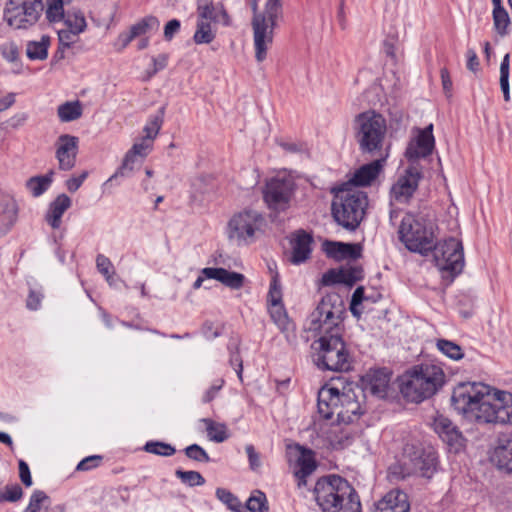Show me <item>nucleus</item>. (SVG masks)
<instances>
[{"instance_id": "obj_40", "label": "nucleus", "mask_w": 512, "mask_h": 512, "mask_svg": "<svg viewBox=\"0 0 512 512\" xmlns=\"http://www.w3.org/2000/svg\"><path fill=\"white\" fill-rule=\"evenodd\" d=\"M509 67H510V56L506 54L500 64V88L503 92V97L506 102L510 100V88H509Z\"/></svg>"}, {"instance_id": "obj_44", "label": "nucleus", "mask_w": 512, "mask_h": 512, "mask_svg": "<svg viewBox=\"0 0 512 512\" xmlns=\"http://www.w3.org/2000/svg\"><path fill=\"white\" fill-rule=\"evenodd\" d=\"M246 508L250 512H268L266 496L261 491H255L246 502Z\"/></svg>"}, {"instance_id": "obj_13", "label": "nucleus", "mask_w": 512, "mask_h": 512, "mask_svg": "<svg viewBox=\"0 0 512 512\" xmlns=\"http://www.w3.org/2000/svg\"><path fill=\"white\" fill-rule=\"evenodd\" d=\"M344 307L338 294L325 295L310 315V330L322 333L335 331L339 327Z\"/></svg>"}, {"instance_id": "obj_36", "label": "nucleus", "mask_w": 512, "mask_h": 512, "mask_svg": "<svg viewBox=\"0 0 512 512\" xmlns=\"http://www.w3.org/2000/svg\"><path fill=\"white\" fill-rule=\"evenodd\" d=\"M144 160H140L137 156L133 155L130 151L125 154L121 166L117 169L114 175L111 177H128L131 173L138 168Z\"/></svg>"}, {"instance_id": "obj_20", "label": "nucleus", "mask_w": 512, "mask_h": 512, "mask_svg": "<svg viewBox=\"0 0 512 512\" xmlns=\"http://www.w3.org/2000/svg\"><path fill=\"white\" fill-rule=\"evenodd\" d=\"M434 430L449 446L450 450L459 452L465 446V438L453 422L440 415L434 420Z\"/></svg>"}, {"instance_id": "obj_26", "label": "nucleus", "mask_w": 512, "mask_h": 512, "mask_svg": "<svg viewBox=\"0 0 512 512\" xmlns=\"http://www.w3.org/2000/svg\"><path fill=\"white\" fill-rule=\"evenodd\" d=\"M365 391L378 398H384L387 395V389L390 382V374L384 369L371 371L364 378Z\"/></svg>"}, {"instance_id": "obj_25", "label": "nucleus", "mask_w": 512, "mask_h": 512, "mask_svg": "<svg viewBox=\"0 0 512 512\" xmlns=\"http://www.w3.org/2000/svg\"><path fill=\"white\" fill-rule=\"evenodd\" d=\"M490 461L499 469L512 473V437H501L490 455Z\"/></svg>"}, {"instance_id": "obj_33", "label": "nucleus", "mask_w": 512, "mask_h": 512, "mask_svg": "<svg viewBox=\"0 0 512 512\" xmlns=\"http://www.w3.org/2000/svg\"><path fill=\"white\" fill-rule=\"evenodd\" d=\"M54 171L50 170L46 175L34 176L27 180L26 187L34 197L41 196L53 181Z\"/></svg>"}, {"instance_id": "obj_2", "label": "nucleus", "mask_w": 512, "mask_h": 512, "mask_svg": "<svg viewBox=\"0 0 512 512\" xmlns=\"http://www.w3.org/2000/svg\"><path fill=\"white\" fill-rule=\"evenodd\" d=\"M314 497L322 512H361L356 490L338 475L319 479L314 487Z\"/></svg>"}, {"instance_id": "obj_46", "label": "nucleus", "mask_w": 512, "mask_h": 512, "mask_svg": "<svg viewBox=\"0 0 512 512\" xmlns=\"http://www.w3.org/2000/svg\"><path fill=\"white\" fill-rule=\"evenodd\" d=\"M175 475L183 483H185L191 487L201 486L205 483V479L197 471H183V470L178 469V470H176Z\"/></svg>"}, {"instance_id": "obj_58", "label": "nucleus", "mask_w": 512, "mask_h": 512, "mask_svg": "<svg viewBox=\"0 0 512 512\" xmlns=\"http://www.w3.org/2000/svg\"><path fill=\"white\" fill-rule=\"evenodd\" d=\"M96 265L98 271L106 277L107 281H109L112 277L110 270L113 268L109 258L105 257L104 255H98L96 259Z\"/></svg>"}, {"instance_id": "obj_8", "label": "nucleus", "mask_w": 512, "mask_h": 512, "mask_svg": "<svg viewBox=\"0 0 512 512\" xmlns=\"http://www.w3.org/2000/svg\"><path fill=\"white\" fill-rule=\"evenodd\" d=\"M319 415L326 420L337 416L339 423L349 424L362 414L361 405L353 393H340L336 388H321L318 392Z\"/></svg>"}, {"instance_id": "obj_16", "label": "nucleus", "mask_w": 512, "mask_h": 512, "mask_svg": "<svg viewBox=\"0 0 512 512\" xmlns=\"http://www.w3.org/2000/svg\"><path fill=\"white\" fill-rule=\"evenodd\" d=\"M432 251L436 266L440 270L449 272L452 278L461 273L464 267L461 241L451 237L438 244L434 243Z\"/></svg>"}, {"instance_id": "obj_22", "label": "nucleus", "mask_w": 512, "mask_h": 512, "mask_svg": "<svg viewBox=\"0 0 512 512\" xmlns=\"http://www.w3.org/2000/svg\"><path fill=\"white\" fill-rule=\"evenodd\" d=\"M312 236L304 230H298L292 234L290 244L292 248L290 261L295 265L304 263L310 258Z\"/></svg>"}, {"instance_id": "obj_5", "label": "nucleus", "mask_w": 512, "mask_h": 512, "mask_svg": "<svg viewBox=\"0 0 512 512\" xmlns=\"http://www.w3.org/2000/svg\"><path fill=\"white\" fill-rule=\"evenodd\" d=\"M367 205L366 193L341 185L332 200V216L343 228L353 231L363 220Z\"/></svg>"}, {"instance_id": "obj_27", "label": "nucleus", "mask_w": 512, "mask_h": 512, "mask_svg": "<svg viewBox=\"0 0 512 512\" xmlns=\"http://www.w3.org/2000/svg\"><path fill=\"white\" fill-rule=\"evenodd\" d=\"M18 205L10 196L0 199V237L6 235L17 222Z\"/></svg>"}, {"instance_id": "obj_51", "label": "nucleus", "mask_w": 512, "mask_h": 512, "mask_svg": "<svg viewBox=\"0 0 512 512\" xmlns=\"http://www.w3.org/2000/svg\"><path fill=\"white\" fill-rule=\"evenodd\" d=\"M157 24V20L154 17L145 18L139 21L138 23L132 25L130 27V34L135 39L138 36H141L147 32V30L153 25Z\"/></svg>"}, {"instance_id": "obj_48", "label": "nucleus", "mask_w": 512, "mask_h": 512, "mask_svg": "<svg viewBox=\"0 0 512 512\" xmlns=\"http://www.w3.org/2000/svg\"><path fill=\"white\" fill-rule=\"evenodd\" d=\"M161 125L162 120L159 117L151 119L143 128L144 136L142 138L145 139L146 142L154 143L161 129Z\"/></svg>"}, {"instance_id": "obj_45", "label": "nucleus", "mask_w": 512, "mask_h": 512, "mask_svg": "<svg viewBox=\"0 0 512 512\" xmlns=\"http://www.w3.org/2000/svg\"><path fill=\"white\" fill-rule=\"evenodd\" d=\"M143 449L147 453L160 456H172L176 452V449L172 445L160 441H149L145 444Z\"/></svg>"}, {"instance_id": "obj_39", "label": "nucleus", "mask_w": 512, "mask_h": 512, "mask_svg": "<svg viewBox=\"0 0 512 512\" xmlns=\"http://www.w3.org/2000/svg\"><path fill=\"white\" fill-rule=\"evenodd\" d=\"M72 0H47L46 17L50 22H56L64 18L65 4H69Z\"/></svg>"}, {"instance_id": "obj_19", "label": "nucleus", "mask_w": 512, "mask_h": 512, "mask_svg": "<svg viewBox=\"0 0 512 512\" xmlns=\"http://www.w3.org/2000/svg\"><path fill=\"white\" fill-rule=\"evenodd\" d=\"M78 143L79 139L76 136L62 134L58 137L55 156L60 170L69 171L75 166Z\"/></svg>"}, {"instance_id": "obj_43", "label": "nucleus", "mask_w": 512, "mask_h": 512, "mask_svg": "<svg viewBox=\"0 0 512 512\" xmlns=\"http://www.w3.org/2000/svg\"><path fill=\"white\" fill-rule=\"evenodd\" d=\"M216 496L217 498L223 502L227 507L234 512H242L243 507L239 499L232 494L230 491L224 489V488H217L216 489Z\"/></svg>"}, {"instance_id": "obj_14", "label": "nucleus", "mask_w": 512, "mask_h": 512, "mask_svg": "<svg viewBox=\"0 0 512 512\" xmlns=\"http://www.w3.org/2000/svg\"><path fill=\"white\" fill-rule=\"evenodd\" d=\"M296 184L290 176L277 175L269 179L263 189V199L269 210L287 211L294 199Z\"/></svg>"}, {"instance_id": "obj_61", "label": "nucleus", "mask_w": 512, "mask_h": 512, "mask_svg": "<svg viewBox=\"0 0 512 512\" xmlns=\"http://www.w3.org/2000/svg\"><path fill=\"white\" fill-rule=\"evenodd\" d=\"M87 176L88 172L84 171L77 177H71L66 181L67 189L70 192H76L80 188L84 180L87 178Z\"/></svg>"}, {"instance_id": "obj_42", "label": "nucleus", "mask_w": 512, "mask_h": 512, "mask_svg": "<svg viewBox=\"0 0 512 512\" xmlns=\"http://www.w3.org/2000/svg\"><path fill=\"white\" fill-rule=\"evenodd\" d=\"M493 23L496 32L505 36L508 33V26L510 24V17L505 8L493 10Z\"/></svg>"}, {"instance_id": "obj_55", "label": "nucleus", "mask_w": 512, "mask_h": 512, "mask_svg": "<svg viewBox=\"0 0 512 512\" xmlns=\"http://www.w3.org/2000/svg\"><path fill=\"white\" fill-rule=\"evenodd\" d=\"M364 299V288L362 286L357 287L352 295L350 302V311L354 316H360L361 311L358 309V307L362 304Z\"/></svg>"}, {"instance_id": "obj_17", "label": "nucleus", "mask_w": 512, "mask_h": 512, "mask_svg": "<svg viewBox=\"0 0 512 512\" xmlns=\"http://www.w3.org/2000/svg\"><path fill=\"white\" fill-rule=\"evenodd\" d=\"M416 131V137L410 140L405 151L406 158L411 162L431 155L435 147L433 124H429L424 129H417Z\"/></svg>"}, {"instance_id": "obj_34", "label": "nucleus", "mask_w": 512, "mask_h": 512, "mask_svg": "<svg viewBox=\"0 0 512 512\" xmlns=\"http://www.w3.org/2000/svg\"><path fill=\"white\" fill-rule=\"evenodd\" d=\"M58 117L62 122H71L82 116L83 109L80 101H71L61 104L57 109Z\"/></svg>"}, {"instance_id": "obj_9", "label": "nucleus", "mask_w": 512, "mask_h": 512, "mask_svg": "<svg viewBox=\"0 0 512 512\" xmlns=\"http://www.w3.org/2000/svg\"><path fill=\"white\" fill-rule=\"evenodd\" d=\"M267 0L263 11H258L257 0L251 3L253 17L251 26L253 31V44L255 50V59L258 63L263 62L267 58V52L273 44L274 30L278 27L279 21L283 19L282 0H279V10L277 12L270 11Z\"/></svg>"}, {"instance_id": "obj_59", "label": "nucleus", "mask_w": 512, "mask_h": 512, "mask_svg": "<svg viewBox=\"0 0 512 512\" xmlns=\"http://www.w3.org/2000/svg\"><path fill=\"white\" fill-rule=\"evenodd\" d=\"M245 450H246V453H247V456H248L250 468L253 471H255L258 468H260V466H261L260 455H259L258 452H256L254 446L251 445V444L246 445Z\"/></svg>"}, {"instance_id": "obj_12", "label": "nucleus", "mask_w": 512, "mask_h": 512, "mask_svg": "<svg viewBox=\"0 0 512 512\" xmlns=\"http://www.w3.org/2000/svg\"><path fill=\"white\" fill-rule=\"evenodd\" d=\"M44 9L42 0H8L3 17L14 29H29L41 17Z\"/></svg>"}, {"instance_id": "obj_53", "label": "nucleus", "mask_w": 512, "mask_h": 512, "mask_svg": "<svg viewBox=\"0 0 512 512\" xmlns=\"http://www.w3.org/2000/svg\"><path fill=\"white\" fill-rule=\"evenodd\" d=\"M79 34L68 28L61 29L58 31L59 44L63 48H69L77 41Z\"/></svg>"}, {"instance_id": "obj_49", "label": "nucleus", "mask_w": 512, "mask_h": 512, "mask_svg": "<svg viewBox=\"0 0 512 512\" xmlns=\"http://www.w3.org/2000/svg\"><path fill=\"white\" fill-rule=\"evenodd\" d=\"M152 149L153 143L146 142L145 139L141 138L139 141H136L128 151L140 158V160H144Z\"/></svg>"}, {"instance_id": "obj_60", "label": "nucleus", "mask_w": 512, "mask_h": 512, "mask_svg": "<svg viewBox=\"0 0 512 512\" xmlns=\"http://www.w3.org/2000/svg\"><path fill=\"white\" fill-rule=\"evenodd\" d=\"M43 295L35 290H30L26 306L30 310H37L40 307Z\"/></svg>"}, {"instance_id": "obj_28", "label": "nucleus", "mask_w": 512, "mask_h": 512, "mask_svg": "<svg viewBox=\"0 0 512 512\" xmlns=\"http://www.w3.org/2000/svg\"><path fill=\"white\" fill-rule=\"evenodd\" d=\"M323 247L326 255L335 260H355L361 256V248L357 244L326 241Z\"/></svg>"}, {"instance_id": "obj_11", "label": "nucleus", "mask_w": 512, "mask_h": 512, "mask_svg": "<svg viewBox=\"0 0 512 512\" xmlns=\"http://www.w3.org/2000/svg\"><path fill=\"white\" fill-rule=\"evenodd\" d=\"M399 238L411 252L427 255L434 247V234L423 218L406 214L399 227Z\"/></svg>"}, {"instance_id": "obj_38", "label": "nucleus", "mask_w": 512, "mask_h": 512, "mask_svg": "<svg viewBox=\"0 0 512 512\" xmlns=\"http://www.w3.org/2000/svg\"><path fill=\"white\" fill-rule=\"evenodd\" d=\"M436 346L440 352L452 360H460L464 357L462 348L450 340L439 339L436 342Z\"/></svg>"}, {"instance_id": "obj_4", "label": "nucleus", "mask_w": 512, "mask_h": 512, "mask_svg": "<svg viewBox=\"0 0 512 512\" xmlns=\"http://www.w3.org/2000/svg\"><path fill=\"white\" fill-rule=\"evenodd\" d=\"M340 330L336 328L335 331L325 332L312 343L313 362L319 369L336 372L350 369V355Z\"/></svg>"}, {"instance_id": "obj_35", "label": "nucleus", "mask_w": 512, "mask_h": 512, "mask_svg": "<svg viewBox=\"0 0 512 512\" xmlns=\"http://www.w3.org/2000/svg\"><path fill=\"white\" fill-rule=\"evenodd\" d=\"M202 422L206 426L207 436L211 441L221 443L229 437L225 424L215 422L210 418H204Z\"/></svg>"}, {"instance_id": "obj_1", "label": "nucleus", "mask_w": 512, "mask_h": 512, "mask_svg": "<svg viewBox=\"0 0 512 512\" xmlns=\"http://www.w3.org/2000/svg\"><path fill=\"white\" fill-rule=\"evenodd\" d=\"M454 409L477 424L512 423V394L482 382L459 383L452 392Z\"/></svg>"}, {"instance_id": "obj_23", "label": "nucleus", "mask_w": 512, "mask_h": 512, "mask_svg": "<svg viewBox=\"0 0 512 512\" xmlns=\"http://www.w3.org/2000/svg\"><path fill=\"white\" fill-rule=\"evenodd\" d=\"M201 274H203L207 279L219 281L224 286L232 290H239L245 284V276L243 274L229 271L224 268L207 267L202 269Z\"/></svg>"}, {"instance_id": "obj_37", "label": "nucleus", "mask_w": 512, "mask_h": 512, "mask_svg": "<svg viewBox=\"0 0 512 512\" xmlns=\"http://www.w3.org/2000/svg\"><path fill=\"white\" fill-rule=\"evenodd\" d=\"M62 20H64L66 28L74 30L76 33H82L87 26L85 17L80 11H68Z\"/></svg>"}, {"instance_id": "obj_15", "label": "nucleus", "mask_w": 512, "mask_h": 512, "mask_svg": "<svg viewBox=\"0 0 512 512\" xmlns=\"http://www.w3.org/2000/svg\"><path fill=\"white\" fill-rule=\"evenodd\" d=\"M262 214L255 210H244L235 214L228 222V237L237 245H246L254 241L255 235L264 225Z\"/></svg>"}, {"instance_id": "obj_24", "label": "nucleus", "mask_w": 512, "mask_h": 512, "mask_svg": "<svg viewBox=\"0 0 512 512\" xmlns=\"http://www.w3.org/2000/svg\"><path fill=\"white\" fill-rule=\"evenodd\" d=\"M408 496L400 490L389 491L376 505L375 512H409Z\"/></svg>"}, {"instance_id": "obj_3", "label": "nucleus", "mask_w": 512, "mask_h": 512, "mask_svg": "<svg viewBox=\"0 0 512 512\" xmlns=\"http://www.w3.org/2000/svg\"><path fill=\"white\" fill-rule=\"evenodd\" d=\"M444 373L436 365H417L400 378V391L408 401L419 403L436 393L444 383Z\"/></svg>"}, {"instance_id": "obj_64", "label": "nucleus", "mask_w": 512, "mask_h": 512, "mask_svg": "<svg viewBox=\"0 0 512 512\" xmlns=\"http://www.w3.org/2000/svg\"><path fill=\"white\" fill-rule=\"evenodd\" d=\"M180 29V21L177 19L170 20L164 28V37L166 40L170 41L173 36L179 31Z\"/></svg>"}, {"instance_id": "obj_21", "label": "nucleus", "mask_w": 512, "mask_h": 512, "mask_svg": "<svg viewBox=\"0 0 512 512\" xmlns=\"http://www.w3.org/2000/svg\"><path fill=\"white\" fill-rule=\"evenodd\" d=\"M387 157L388 153H385L381 156H378V158L374 161L361 166L358 170L355 171L353 177L348 182L343 183L342 186L351 188L352 186L363 187L370 185L383 169Z\"/></svg>"}, {"instance_id": "obj_30", "label": "nucleus", "mask_w": 512, "mask_h": 512, "mask_svg": "<svg viewBox=\"0 0 512 512\" xmlns=\"http://www.w3.org/2000/svg\"><path fill=\"white\" fill-rule=\"evenodd\" d=\"M270 316L280 331L285 335L287 341L295 338V325L290 320L282 303L270 305Z\"/></svg>"}, {"instance_id": "obj_32", "label": "nucleus", "mask_w": 512, "mask_h": 512, "mask_svg": "<svg viewBox=\"0 0 512 512\" xmlns=\"http://www.w3.org/2000/svg\"><path fill=\"white\" fill-rule=\"evenodd\" d=\"M50 37L43 35L39 41H29L26 47L27 57L31 60H45L48 56Z\"/></svg>"}, {"instance_id": "obj_57", "label": "nucleus", "mask_w": 512, "mask_h": 512, "mask_svg": "<svg viewBox=\"0 0 512 512\" xmlns=\"http://www.w3.org/2000/svg\"><path fill=\"white\" fill-rule=\"evenodd\" d=\"M321 284L323 286L342 284L340 269H330L324 273L321 278Z\"/></svg>"}, {"instance_id": "obj_47", "label": "nucleus", "mask_w": 512, "mask_h": 512, "mask_svg": "<svg viewBox=\"0 0 512 512\" xmlns=\"http://www.w3.org/2000/svg\"><path fill=\"white\" fill-rule=\"evenodd\" d=\"M23 490L19 484L6 486L0 491V503L17 502L22 498Z\"/></svg>"}, {"instance_id": "obj_62", "label": "nucleus", "mask_w": 512, "mask_h": 512, "mask_svg": "<svg viewBox=\"0 0 512 512\" xmlns=\"http://www.w3.org/2000/svg\"><path fill=\"white\" fill-rule=\"evenodd\" d=\"M442 87L445 95L451 97L452 95V80L447 68H442L440 71Z\"/></svg>"}, {"instance_id": "obj_10", "label": "nucleus", "mask_w": 512, "mask_h": 512, "mask_svg": "<svg viewBox=\"0 0 512 512\" xmlns=\"http://www.w3.org/2000/svg\"><path fill=\"white\" fill-rule=\"evenodd\" d=\"M197 24L193 40L196 44H209L216 37L212 22L231 26L232 19L222 3L213 0H197Z\"/></svg>"}, {"instance_id": "obj_63", "label": "nucleus", "mask_w": 512, "mask_h": 512, "mask_svg": "<svg viewBox=\"0 0 512 512\" xmlns=\"http://www.w3.org/2000/svg\"><path fill=\"white\" fill-rule=\"evenodd\" d=\"M19 476H20L22 483L25 486L29 487L32 485L30 469H29L27 463L23 460L19 461Z\"/></svg>"}, {"instance_id": "obj_50", "label": "nucleus", "mask_w": 512, "mask_h": 512, "mask_svg": "<svg viewBox=\"0 0 512 512\" xmlns=\"http://www.w3.org/2000/svg\"><path fill=\"white\" fill-rule=\"evenodd\" d=\"M268 301L270 305L282 303V291L281 285L278 279V273H276L271 280L270 288L268 292Z\"/></svg>"}, {"instance_id": "obj_29", "label": "nucleus", "mask_w": 512, "mask_h": 512, "mask_svg": "<svg viewBox=\"0 0 512 512\" xmlns=\"http://www.w3.org/2000/svg\"><path fill=\"white\" fill-rule=\"evenodd\" d=\"M71 199L66 194L58 195L49 205L45 220L53 228L61 226L63 214L70 208Z\"/></svg>"}, {"instance_id": "obj_56", "label": "nucleus", "mask_w": 512, "mask_h": 512, "mask_svg": "<svg viewBox=\"0 0 512 512\" xmlns=\"http://www.w3.org/2000/svg\"><path fill=\"white\" fill-rule=\"evenodd\" d=\"M168 56L166 54H160L157 57L152 58L153 69L147 71L146 77L144 80H149L152 78L157 72L163 70L167 66Z\"/></svg>"}, {"instance_id": "obj_54", "label": "nucleus", "mask_w": 512, "mask_h": 512, "mask_svg": "<svg viewBox=\"0 0 512 512\" xmlns=\"http://www.w3.org/2000/svg\"><path fill=\"white\" fill-rule=\"evenodd\" d=\"M48 497L43 491H35L29 501V504L24 512H39L42 503L47 500Z\"/></svg>"}, {"instance_id": "obj_6", "label": "nucleus", "mask_w": 512, "mask_h": 512, "mask_svg": "<svg viewBox=\"0 0 512 512\" xmlns=\"http://www.w3.org/2000/svg\"><path fill=\"white\" fill-rule=\"evenodd\" d=\"M437 467V455L433 448H424L419 443H406L403 447L402 462L389 468V476L405 479L416 474L431 478Z\"/></svg>"}, {"instance_id": "obj_41", "label": "nucleus", "mask_w": 512, "mask_h": 512, "mask_svg": "<svg viewBox=\"0 0 512 512\" xmlns=\"http://www.w3.org/2000/svg\"><path fill=\"white\" fill-rule=\"evenodd\" d=\"M340 272L342 284L348 286L354 285L363 278V269L361 266L341 267Z\"/></svg>"}, {"instance_id": "obj_7", "label": "nucleus", "mask_w": 512, "mask_h": 512, "mask_svg": "<svg viewBox=\"0 0 512 512\" xmlns=\"http://www.w3.org/2000/svg\"><path fill=\"white\" fill-rule=\"evenodd\" d=\"M387 124L385 118L375 111H366L355 119V138L363 154L381 156L384 149Z\"/></svg>"}, {"instance_id": "obj_52", "label": "nucleus", "mask_w": 512, "mask_h": 512, "mask_svg": "<svg viewBox=\"0 0 512 512\" xmlns=\"http://www.w3.org/2000/svg\"><path fill=\"white\" fill-rule=\"evenodd\" d=\"M185 454L189 459L197 462H209L210 457L207 452L199 445L192 444L185 448Z\"/></svg>"}, {"instance_id": "obj_31", "label": "nucleus", "mask_w": 512, "mask_h": 512, "mask_svg": "<svg viewBox=\"0 0 512 512\" xmlns=\"http://www.w3.org/2000/svg\"><path fill=\"white\" fill-rule=\"evenodd\" d=\"M299 449H301L302 452L297 460L298 469L295 472V476L299 479L298 485L301 486L306 484V477L312 474L316 469V462L310 450L306 451L301 447H299Z\"/></svg>"}, {"instance_id": "obj_18", "label": "nucleus", "mask_w": 512, "mask_h": 512, "mask_svg": "<svg viewBox=\"0 0 512 512\" xmlns=\"http://www.w3.org/2000/svg\"><path fill=\"white\" fill-rule=\"evenodd\" d=\"M421 172L415 165H410L405 174L400 176L391 188L392 197L398 202H407L418 188Z\"/></svg>"}]
</instances>
